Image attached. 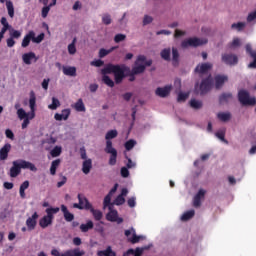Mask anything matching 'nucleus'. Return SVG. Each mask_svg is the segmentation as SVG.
Returning <instances> with one entry per match:
<instances>
[{
    "instance_id": "0e129e2a",
    "label": "nucleus",
    "mask_w": 256,
    "mask_h": 256,
    "mask_svg": "<svg viewBox=\"0 0 256 256\" xmlns=\"http://www.w3.org/2000/svg\"><path fill=\"white\" fill-rule=\"evenodd\" d=\"M111 194H107L104 198V207H109L111 205Z\"/></svg>"
},
{
    "instance_id": "bb28decb",
    "label": "nucleus",
    "mask_w": 256,
    "mask_h": 256,
    "mask_svg": "<svg viewBox=\"0 0 256 256\" xmlns=\"http://www.w3.org/2000/svg\"><path fill=\"white\" fill-rule=\"evenodd\" d=\"M64 75H68L69 77H76L77 76V68L74 66L63 67Z\"/></svg>"
},
{
    "instance_id": "6ab92c4d",
    "label": "nucleus",
    "mask_w": 256,
    "mask_h": 256,
    "mask_svg": "<svg viewBox=\"0 0 256 256\" xmlns=\"http://www.w3.org/2000/svg\"><path fill=\"white\" fill-rule=\"evenodd\" d=\"M11 152V144L6 143L1 149H0V161H7V158L9 157V153Z\"/></svg>"
},
{
    "instance_id": "f3484780",
    "label": "nucleus",
    "mask_w": 256,
    "mask_h": 256,
    "mask_svg": "<svg viewBox=\"0 0 256 256\" xmlns=\"http://www.w3.org/2000/svg\"><path fill=\"white\" fill-rule=\"evenodd\" d=\"M17 161L18 165H20V169H29V171H33L34 173L37 172V167L35 164L24 159H18Z\"/></svg>"
},
{
    "instance_id": "69168bd1",
    "label": "nucleus",
    "mask_w": 256,
    "mask_h": 256,
    "mask_svg": "<svg viewBox=\"0 0 256 256\" xmlns=\"http://www.w3.org/2000/svg\"><path fill=\"white\" fill-rule=\"evenodd\" d=\"M149 23H153V17L145 15L143 19V25H149Z\"/></svg>"
},
{
    "instance_id": "680f3d73",
    "label": "nucleus",
    "mask_w": 256,
    "mask_h": 256,
    "mask_svg": "<svg viewBox=\"0 0 256 256\" xmlns=\"http://www.w3.org/2000/svg\"><path fill=\"white\" fill-rule=\"evenodd\" d=\"M5 135H6L7 139H11V141H13L15 139V134L13 133V131L11 129H6Z\"/></svg>"
},
{
    "instance_id": "a878e982",
    "label": "nucleus",
    "mask_w": 256,
    "mask_h": 256,
    "mask_svg": "<svg viewBox=\"0 0 256 256\" xmlns=\"http://www.w3.org/2000/svg\"><path fill=\"white\" fill-rule=\"evenodd\" d=\"M33 37H34V31L31 30L23 38V40H22V47H24V48L25 47H29V43H31V41H33Z\"/></svg>"
},
{
    "instance_id": "1a4fd4ad",
    "label": "nucleus",
    "mask_w": 256,
    "mask_h": 256,
    "mask_svg": "<svg viewBox=\"0 0 256 256\" xmlns=\"http://www.w3.org/2000/svg\"><path fill=\"white\" fill-rule=\"evenodd\" d=\"M146 57L144 55H139L135 62V67L132 68V75H140V73L145 72V65L141 63H145Z\"/></svg>"
},
{
    "instance_id": "3c124183",
    "label": "nucleus",
    "mask_w": 256,
    "mask_h": 256,
    "mask_svg": "<svg viewBox=\"0 0 256 256\" xmlns=\"http://www.w3.org/2000/svg\"><path fill=\"white\" fill-rule=\"evenodd\" d=\"M188 98H189V93L180 92L178 94L177 101H178V103L185 102V101H187Z\"/></svg>"
},
{
    "instance_id": "de8ad7c7",
    "label": "nucleus",
    "mask_w": 256,
    "mask_h": 256,
    "mask_svg": "<svg viewBox=\"0 0 256 256\" xmlns=\"http://www.w3.org/2000/svg\"><path fill=\"white\" fill-rule=\"evenodd\" d=\"M231 29H236V31H243V29H245V22L233 23L231 25Z\"/></svg>"
},
{
    "instance_id": "ddd939ff",
    "label": "nucleus",
    "mask_w": 256,
    "mask_h": 256,
    "mask_svg": "<svg viewBox=\"0 0 256 256\" xmlns=\"http://www.w3.org/2000/svg\"><path fill=\"white\" fill-rule=\"evenodd\" d=\"M246 53L253 59V61L248 65L249 69H256V51H253L251 44H246Z\"/></svg>"
},
{
    "instance_id": "f257e3e1",
    "label": "nucleus",
    "mask_w": 256,
    "mask_h": 256,
    "mask_svg": "<svg viewBox=\"0 0 256 256\" xmlns=\"http://www.w3.org/2000/svg\"><path fill=\"white\" fill-rule=\"evenodd\" d=\"M129 67L119 64H107L105 68L101 70L102 81L108 87H115V83L119 84L125 79V71H128ZM114 74L115 82L108 76Z\"/></svg>"
},
{
    "instance_id": "412c9836",
    "label": "nucleus",
    "mask_w": 256,
    "mask_h": 256,
    "mask_svg": "<svg viewBox=\"0 0 256 256\" xmlns=\"http://www.w3.org/2000/svg\"><path fill=\"white\" fill-rule=\"evenodd\" d=\"M171 89L172 87L171 86H165L163 88L161 87H158L155 91V94L158 96V97H162V98H165V97H168V95L171 93Z\"/></svg>"
},
{
    "instance_id": "7ed1b4c3",
    "label": "nucleus",
    "mask_w": 256,
    "mask_h": 256,
    "mask_svg": "<svg viewBox=\"0 0 256 256\" xmlns=\"http://www.w3.org/2000/svg\"><path fill=\"white\" fill-rule=\"evenodd\" d=\"M211 89H213V76L211 74L202 79L200 84H195V91L200 95H207Z\"/></svg>"
},
{
    "instance_id": "423d86ee",
    "label": "nucleus",
    "mask_w": 256,
    "mask_h": 256,
    "mask_svg": "<svg viewBox=\"0 0 256 256\" xmlns=\"http://www.w3.org/2000/svg\"><path fill=\"white\" fill-rule=\"evenodd\" d=\"M238 101L241 105H256V98L249 97V92L247 90H240L238 92Z\"/></svg>"
},
{
    "instance_id": "58836bf2",
    "label": "nucleus",
    "mask_w": 256,
    "mask_h": 256,
    "mask_svg": "<svg viewBox=\"0 0 256 256\" xmlns=\"http://www.w3.org/2000/svg\"><path fill=\"white\" fill-rule=\"evenodd\" d=\"M115 49H117V47H112L110 49H105V48H102L99 50V57L100 59H103V57H107V55H109V53H113V51H115Z\"/></svg>"
},
{
    "instance_id": "c85d7f7f",
    "label": "nucleus",
    "mask_w": 256,
    "mask_h": 256,
    "mask_svg": "<svg viewBox=\"0 0 256 256\" xmlns=\"http://www.w3.org/2000/svg\"><path fill=\"white\" fill-rule=\"evenodd\" d=\"M88 211H90V213H92L95 221H101V219H103V212L93 208V206H91V208Z\"/></svg>"
},
{
    "instance_id": "5701e85b",
    "label": "nucleus",
    "mask_w": 256,
    "mask_h": 256,
    "mask_svg": "<svg viewBox=\"0 0 256 256\" xmlns=\"http://www.w3.org/2000/svg\"><path fill=\"white\" fill-rule=\"evenodd\" d=\"M147 249H149V246H145L143 248H136V250L128 249L126 252L123 253V256H129V255L141 256L143 255V251Z\"/></svg>"
},
{
    "instance_id": "473e14b6",
    "label": "nucleus",
    "mask_w": 256,
    "mask_h": 256,
    "mask_svg": "<svg viewBox=\"0 0 256 256\" xmlns=\"http://www.w3.org/2000/svg\"><path fill=\"white\" fill-rule=\"evenodd\" d=\"M98 256H116L115 252L108 246L105 250H100L97 252Z\"/></svg>"
},
{
    "instance_id": "e433bc0d",
    "label": "nucleus",
    "mask_w": 256,
    "mask_h": 256,
    "mask_svg": "<svg viewBox=\"0 0 256 256\" xmlns=\"http://www.w3.org/2000/svg\"><path fill=\"white\" fill-rule=\"evenodd\" d=\"M37 103V98L35 96V92H30V99H29V107L30 111H35V105Z\"/></svg>"
},
{
    "instance_id": "72a5a7b5",
    "label": "nucleus",
    "mask_w": 256,
    "mask_h": 256,
    "mask_svg": "<svg viewBox=\"0 0 256 256\" xmlns=\"http://www.w3.org/2000/svg\"><path fill=\"white\" fill-rule=\"evenodd\" d=\"M61 165V159H56L52 161L51 167H50V175H56L57 174V167Z\"/></svg>"
},
{
    "instance_id": "79ce46f5",
    "label": "nucleus",
    "mask_w": 256,
    "mask_h": 256,
    "mask_svg": "<svg viewBox=\"0 0 256 256\" xmlns=\"http://www.w3.org/2000/svg\"><path fill=\"white\" fill-rule=\"evenodd\" d=\"M75 43H77V38H73L72 43L68 45L69 55H75L77 53V48L75 47Z\"/></svg>"
},
{
    "instance_id": "603ef678",
    "label": "nucleus",
    "mask_w": 256,
    "mask_h": 256,
    "mask_svg": "<svg viewBox=\"0 0 256 256\" xmlns=\"http://www.w3.org/2000/svg\"><path fill=\"white\" fill-rule=\"evenodd\" d=\"M45 39V33H40L37 37H35V32L34 36L32 38L33 43H41Z\"/></svg>"
},
{
    "instance_id": "5fc2aeb1",
    "label": "nucleus",
    "mask_w": 256,
    "mask_h": 256,
    "mask_svg": "<svg viewBox=\"0 0 256 256\" xmlns=\"http://www.w3.org/2000/svg\"><path fill=\"white\" fill-rule=\"evenodd\" d=\"M125 39H127L125 34H116L114 37L115 43H121V41H125Z\"/></svg>"
},
{
    "instance_id": "4468645a",
    "label": "nucleus",
    "mask_w": 256,
    "mask_h": 256,
    "mask_svg": "<svg viewBox=\"0 0 256 256\" xmlns=\"http://www.w3.org/2000/svg\"><path fill=\"white\" fill-rule=\"evenodd\" d=\"M37 219H39V214L34 212L31 217H28L26 220V227H28V231H33L37 227Z\"/></svg>"
},
{
    "instance_id": "39448f33",
    "label": "nucleus",
    "mask_w": 256,
    "mask_h": 256,
    "mask_svg": "<svg viewBox=\"0 0 256 256\" xmlns=\"http://www.w3.org/2000/svg\"><path fill=\"white\" fill-rule=\"evenodd\" d=\"M207 44V39H199L197 37L188 38L182 41L181 47L187 49V47H201V45Z\"/></svg>"
},
{
    "instance_id": "dca6fc26",
    "label": "nucleus",
    "mask_w": 256,
    "mask_h": 256,
    "mask_svg": "<svg viewBox=\"0 0 256 256\" xmlns=\"http://www.w3.org/2000/svg\"><path fill=\"white\" fill-rule=\"evenodd\" d=\"M21 175V166L17 160L12 162V167L10 168L9 176L15 179Z\"/></svg>"
},
{
    "instance_id": "0eeeda50",
    "label": "nucleus",
    "mask_w": 256,
    "mask_h": 256,
    "mask_svg": "<svg viewBox=\"0 0 256 256\" xmlns=\"http://www.w3.org/2000/svg\"><path fill=\"white\" fill-rule=\"evenodd\" d=\"M77 197H78L79 203L73 204L74 209H80V210L85 209L86 211H89V209H91V207H93V205L89 203V199H87V197H85V195L78 194Z\"/></svg>"
},
{
    "instance_id": "393cba45",
    "label": "nucleus",
    "mask_w": 256,
    "mask_h": 256,
    "mask_svg": "<svg viewBox=\"0 0 256 256\" xmlns=\"http://www.w3.org/2000/svg\"><path fill=\"white\" fill-rule=\"evenodd\" d=\"M33 59H35V61H37L35 52H28V53H24L22 55V61H23V63H25V65H31V61H33Z\"/></svg>"
},
{
    "instance_id": "a19ab883",
    "label": "nucleus",
    "mask_w": 256,
    "mask_h": 256,
    "mask_svg": "<svg viewBox=\"0 0 256 256\" xmlns=\"http://www.w3.org/2000/svg\"><path fill=\"white\" fill-rule=\"evenodd\" d=\"M74 109L78 112H85V104L83 103V99H78V101L74 104Z\"/></svg>"
},
{
    "instance_id": "f704fd0d",
    "label": "nucleus",
    "mask_w": 256,
    "mask_h": 256,
    "mask_svg": "<svg viewBox=\"0 0 256 256\" xmlns=\"http://www.w3.org/2000/svg\"><path fill=\"white\" fill-rule=\"evenodd\" d=\"M233 99V94L231 93H222L219 96V103H229V100Z\"/></svg>"
},
{
    "instance_id": "13d9d810",
    "label": "nucleus",
    "mask_w": 256,
    "mask_h": 256,
    "mask_svg": "<svg viewBox=\"0 0 256 256\" xmlns=\"http://www.w3.org/2000/svg\"><path fill=\"white\" fill-rule=\"evenodd\" d=\"M102 22L104 23V25H111V15L104 14L102 17Z\"/></svg>"
},
{
    "instance_id": "2eb2a0df",
    "label": "nucleus",
    "mask_w": 256,
    "mask_h": 256,
    "mask_svg": "<svg viewBox=\"0 0 256 256\" xmlns=\"http://www.w3.org/2000/svg\"><path fill=\"white\" fill-rule=\"evenodd\" d=\"M227 81H229V77L227 75L217 74L214 77L215 89H221V87H223Z\"/></svg>"
},
{
    "instance_id": "8fccbe9b",
    "label": "nucleus",
    "mask_w": 256,
    "mask_h": 256,
    "mask_svg": "<svg viewBox=\"0 0 256 256\" xmlns=\"http://www.w3.org/2000/svg\"><path fill=\"white\" fill-rule=\"evenodd\" d=\"M17 115H18L19 119H21V120L27 119V117H29V114L27 112H25V110L23 108H19L17 110Z\"/></svg>"
},
{
    "instance_id": "cd10ccee",
    "label": "nucleus",
    "mask_w": 256,
    "mask_h": 256,
    "mask_svg": "<svg viewBox=\"0 0 256 256\" xmlns=\"http://www.w3.org/2000/svg\"><path fill=\"white\" fill-rule=\"evenodd\" d=\"M117 217H119L117 210H110L106 215L107 221H110L111 223H115V221H117Z\"/></svg>"
},
{
    "instance_id": "c03bdc74",
    "label": "nucleus",
    "mask_w": 256,
    "mask_h": 256,
    "mask_svg": "<svg viewBox=\"0 0 256 256\" xmlns=\"http://www.w3.org/2000/svg\"><path fill=\"white\" fill-rule=\"evenodd\" d=\"M58 107H61V102L59 101V99L53 97L52 104H50L48 108H50L52 111H55Z\"/></svg>"
},
{
    "instance_id": "2f4dec72",
    "label": "nucleus",
    "mask_w": 256,
    "mask_h": 256,
    "mask_svg": "<svg viewBox=\"0 0 256 256\" xmlns=\"http://www.w3.org/2000/svg\"><path fill=\"white\" fill-rule=\"evenodd\" d=\"M6 8H7L9 17L13 19V17H15V7L13 6V2H11V0L6 1Z\"/></svg>"
},
{
    "instance_id": "ea45409f",
    "label": "nucleus",
    "mask_w": 256,
    "mask_h": 256,
    "mask_svg": "<svg viewBox=\"0 0 256 256\" xmlns=\"http://www.w3.org/2000/svg\"><path fill=\"white\" fill-rule=\"evenodd\" d=\"M193 217H195V210H189L181 216V221H189V219H193Z\"/></svg>"
},
{
    "instance_id": "f03ea898",
    "label": "nucleus",
    "mask_w": 256,
    "mask_h": 256,
    "mask_svg": "<svg viewBox=\"0 0 256 256\" xmlns=\"http://www.w3.org/2000/svg\"><path fill=\"white\" fill-rule=\"evenodd\" d=\"M117 135H118L117 130H109L105 135L106 147L104 151L105 153L110 155L108 163L111 166L117 165V149L113 147V142L111 141V139H115Z\"/></svg>"
},
{
    "instance_id": "4be33fe9",
    "label": "nucleus",
    "mask_w": 256,
    "mask_h": 256,
    "mask_svg": "<svg viewBox=\"0 0 256 256\" xmlns=\"http://www.w3.org/2000/svg\"><path fill=\"white\" fill-rule=\"evenodd\" d=\"M61 211L64 215V219L65 221H67V223H71V221H73L75 219V215L71 212H69V209H67V206H65V204L61 205Z\"/></svg>"
},
{
    "instance_id": "9d476101",
    "label": "nucleus",
    "mask_w": 256,
    "mask_h": 256,
    "mask_svg": "<svg viewBox=\"0 0 256 256\" xmlns=\"http://www.w3.org/2000/svg\"><path fill=\"white\" fill-rule=\"evenodd\" d=\"M125 237H127L129 243H132V245H135V243H139L141 239H143V236H138L137 232L135 231V228L131 227L128 230L124 231Z\"/></svg>"
},
{
    "instance_id": "aec40b11",
    "label": "nucleus",
    "mask_w": 256,
    "mask_h": 256,
    "mask_svg": "<svg viewBox=\"0 0 256 256\" xmlns=\"http://www.w3.org/2000/svg\"><path fill=\"white\" fill-rule=\"evenodd\" d=\"M71 115V109H63L61 114L56 113L54 115V119L56 121H67V119H69V116Z\"/></svg>"
},
{
    "instance_id": "09e8293b",
    "label": "nucleus",
    "mask_w": 256,
    "mask_h": 256,
    "mask_svg": "<svg viewBox=\"0 0 256 256\" xmlns=\"http://www.w3.org/2000/svg\"><path fill=\"white\" fill-rule=\"evenodd\" d=\"M135 145H137V142L133 139L128 140L125 144L124 147L126 149V151H131V149H133V147H135Z\"/></svg>"
},
{
    "instance_id": "4d7b16f0",
    "label": "nucleus",
    "mask_w": 256,
    "mask_h": 256,
    "mask_svg": "<svg viewBox=\"0 0 256 256\" xmlns=\"http://www.w3.org/2000/svg\"><path fill=\"white\" fill-rule=\"evenodd\" d=\"M21 37V32L19 30H13L10 33V38L11 39H19Z\"/></svg>"
},
{
    "instance_id": "20e7f679",
    "label": "nucleus",
    "mask_w": 256,
    "mask_h": 256,
    "mask_svg": "<svg viewBox=\"0 0 256 256\" xmlns=\"http://www.w3.org/2000/svg\"><path fill=\"white\" fill-rule=\"evenodd\" d=\"M60 208L59 207H51V208H47L46 209V216H44L43 218H41L39 220V225L42 229H47V227H49V225L53 224V219H55L54 215H57V213H59Z\"/></svg>"
},
{
    "instance_id": "9b49d317",
    "label": "nucleus",
    "mask_w": 256,
    "mask_h": 256,
    "mask_svg": "<svg viewBox=\"0 0 256 256\" xmlns=\"http://www.w3.org/2000/svg\"><path fill=\"white\" fill-rule=\"evenodd\" d=\"M213 69V64L211 62L200 63L194 69V72L199 75V77H203V75L207 74L208 72Z\"/></svg>"
},
{
    "instance_id": "f8f14e48",
    "label": "nucleus",
    "mask_w": 256,
    "mask_h": 256,
    "mask_svg": "<svg viewBox=\"0 0 256 256\" xmlns=\"http://www.w3.org/2000/svg\"><path fill=\"white\" fill-rule=\"evenodd\" d=\"M51 255H53V256H83V255H85V251H81V250H79V248H76L74 250H68L64 254H61V252H59V250L53 249L51 251Z\"/></svg>"
},
{
    "instance_id": "37998d69",
    "label": "nucleus",
    "mask_w": 256,
    "mask_h": 256,
    "mask_svg": "<svg viewBox=\"0 0 256 256\" xmlns=\"http://www.w3.org/2000/svg\"><path fill=\"white\" fill-rule=\"evenodd\" d=\"M190 107H192V109H201V107H203V102L201 100L191 99Z\"/></svg>"
},
{
    "instance_id": "6e6d98bb",
    "label": "nucleus",
    "mask_w": 256,
    "mask_h": 256,
    "mask_svg": "<svg viewBox=\"0 0 256 256\" xmlns=\"http://www.w3.org/2000/svg\"><path fill=\"white\" fill-rule=\"evenodd\" d=\"M90 65H92V67H103L105 65V62L101 59H98V60L92 61Z\"/></svg>"
},
{
    "instance_id": "052dcab7",
    "label": "nucleus",
    "mask_w": 256,
    "mask_h": 256,
    "mask_svg": "<svg viewBox=\"0 0 256 256\" xmlns=\"http://www.w3.org/2000/svg\"><path fill=\"white\" fill-rule=\"evenodd\" d=\"M120 173L121 177H123L124 179H127V177H129V169L127 167H122Z\"/></svg>"
},
{
    "instance_id": "b1692460",
    "label": "nucleus",
    "mask_w": 256,
    "mask_h": 256,
    "mask_svg": "<svg viewBox=\"0 0 256 256\" xmlns=\"http://www.w3.org/2000/svg\"><path fill=\"white\" fill-rule=\"evenodd\" d=\"M91 169H93V161L91 159L85 160L82 163V173H84V175H89Z\"/></svg>"
},
{
    "instance_id": "338daca9",
    "label": "nucleus",
    "mask_w": 256,
    "mask_h": 256,
    "mask_svg": "<svg viewBox=\"0 0 256 256\" xmlns=\"http://www.w3.org/2000/svg\"><path fill=\"white\" fill-rule=\"evenodd\" d=\"M3 187H4V189L11 191V189H13V187H15V184H13V182H4Z\"/></svg>"
},
{
    "instance_id": "a18cd8bd",
    "label": "nucleus",
    "mask_w": 256,
    "mask_h": 256,
    "mask_svg": "<svg viewBox=\"0 0 256 256\" xmlns=\"http://www.w3.org/2000/svg\"><path fill=\"white\" fill-rule=\"evenodd\" d=\"M62 153V148L60 146H55L51 151L50 155L51 157H59Z\"/></svg>"
},
{
    "instance_id": "bf43d9fd",
    "label": "nucleus",
    "mask_w": 256,
    "mask_h": 256,
    "mask_svg": "<svg viewBox=\"0 0 256 256\" xmlns=\"http://www.w3.org/2000/svg\"><path fill=\"white\" fill-rule=\"evenodd\" d=\"M241 45V40L239 38H234L232 43H230V49H235V47H239Z\"/></svg>"
},
{
    "instance_id": "c756f323",
    "label": "nucleus",
    "mask_w": 256,
    "mask_h": 256,
    "mask_svg": "<svg viewBox=\"0 0 256 256\" xmlns=\"http://www.w3.org/2000/svg\"><path fill=\"white\" fill-rule=\"evenodd\" d=\"M160 57L164 61H171V48H165L160 52Z\"/></svg>"
},
{
    "instance_id": "774afa93",
    "label": "nucleus",
    "mask_w": 256,
    "mask_h": 256,
    "mask_svg": "<svg viewBox=\"0 0 256 256\" xmlns=\"http://www.w3.org/2000/svg\"><path fill=\"white\" fill-rule=\"evenodd\" d=\"M255 19H256V10L248 15L247 21L248 23H251L252 21H255Z\"/></svg>"
},
{
    "instance_id": "864d4df0",
    "label": "nucleus",
    "mask_w": 256,
    "mask_h": 256,
    "mask_svg": "<svg viewBox=\"0 0 256 256\" xmlns=\"http://www.w3.org/2000/svg\"><path fill=\"white\" fill-rule=\"evenodd\" d=\"M114 204L117 206L124 205L125 204V197L123 195H118L116 199L114 200Z\"/></svg>"
},
{
    "instance_id": "e2e57ef3",
    "label": "nucleus",
    "mask_w": 256,
    "mask_h": 256,
    "mask_svg": "<svg viewBox=\"0 0 256 256\" xmlns=\"http://www.w3.org/2000/svg\"><path fill=\"white\" fill-rule=\"evenodd\" d=\"M49 11H51L50 6H46L42 8V17L43 19H46V17L49 15Z\"/></svg>"
},
{
    "instance_id": "a211bd4d",
    "label": "nucleus",
    "mask_w": 256,
    "mask_h": 256,
    "mask_svg": "<svg viewBox=\"0 0 256 256\" xmlns=\"http://www.w3.org/2000/svg\"><path fill=\"white\" fill-rule=\"evenodd\" d=\"M204 198H205V190L200 189L198 193L194 196L193 207H195L196 209L201 207V199H204Z\"/></svg>"
},
{
    "instance_id": "6e6552de",
    "label": "nucleus",
    "mask_w": 256,
    "mask_h": 256,
    "mask_svg": "<svg viewBox=\"0 0 256 256\" xmlns=\"http://www.w3.org/2000/svg\"><path fill=\"white\" fill-rule=\"evenodd\" d=\"M221 61L225 65H229L230 67H233L239 63V57L233 53H223L221 55Z\"/></svg>"
},
{
    "instance_id": "7c9ffc66",
    "label": "nucleus",
    "mask_w": 256,
    "mask_h": 256,
    "mask_svg": "<svg viewBox=\"0 0 256 256\" xmlns=\"http://www.w3.org/2000/svg\"><path fill=\"white\" fill-rule=\"evenodd\" d=\"M217 117H218L219 121H222L223 123H227V121L231 120V113L220 112L217 114Z\"/></svg>"
},
{
    "instance_id": "49530a36",
    "label": "nucleus",
    "mask_w": 256,
    "mask_h": 256,
    "mask_svg": "<svg viewBox=\"0 0 256 256\" xmlns=\"http://www.w3.org/2000/svg\"><path fill=\"white\" fill-rule=\"evenodd\" d=\"M216 137L220 139V141H223V143H229L225 139V129L219 130L218 132L215 133Z\"/></svg>"
},
{
    "instance_id": "4c0bfd02",
    "label": "nucleus",
    "mask_w": 256,
    "mask_h": 256,
    "mask_svg": "<svg viewBox=\"0 0 256 256\" xmlns=\"http://www.w3.org/2000/svg\"><path fill=\"white\" fill-rule=\"evenodd\" d=\"M94 224L93 221L88 220L86 224H81L80 225V230L82 233H87V231H90V229H93Z\"/></svg>"
},
{
    "instance_id": "c9c22d12",
    "label": "nucleus",
    "mask_w": 256,
    "mask_h": 256,
    "mask_svg": "<svg viewBox=\"0 0 256 256\" xmlns=\"http://www.w3.org/2000/svg\"><path fill=\"white\" fill-rule=\"evenodd\" d=\"M172 63L174 67L179 65V50L177 48H172Z\"/></svg>"
}]
</instances>
